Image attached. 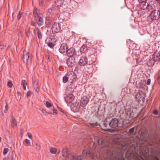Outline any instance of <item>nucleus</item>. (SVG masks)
I'll return each instance as SVG.
<instances>
[{"label": "nucleus", "mask_w": 160, "mask_h": 160, "mask_svg": "<svg viewBox=\"0 0 160 160\" xmlns=\"http://www.w3.org/2000/svg\"><path fill=\"white\" fill-rule=\"evenodd\" d=\"M120 117L123 121L128 124L130 122H132V120L137 117V115L134 113L133 110L129 108L126 110L125 113L121 115Z\"/></svg>", "instance_id": "obj_1"}, {"label": "nucleus", "mask_w": 160, "mask_h": 160, "mask_svg": "<svg viewBox=\"0 0 160 160\" xmlns=\"http://www.w3.org/2000/svg\"><path fill=\"white\" fill-rule=\"evenodd\" d=\"M77 77L75 73L72 71H69L64 76L62 80H75Z\"/></svg>", "instance_id": "obj_2"}, {"label": "nucleus", "mask_w": 160, "mask_h": 160, "mask_svg": "<svg viewBox=\"0 0 160 160\" xmlns=\"http://www.w3.org/2000/svg\"><path fill=\"white\" fill-rule=\"evenodd\" d=\"M22 59L24 62L26 63L27 64H30L32 61L31 54L28 52H27L24 51Z\"/></svg>", "instance_id": "obj_3"}, {"label": "nucleus", "mask_w": 160, "mask_h": 160, "mask_svg": "<svg viewBox=\"0 0 160 160\" xmlns=\"http://www.w3.org/2000/svg\"><path fill=\"white\" fill-rule=\"evenodd\" d=\"M82 154L83 156L87 158H89L90 159L92 160L94 159V153L91 150H84L83 151Z\"/></svg>", "instance_id": "obj_4"}, {"label": "nucleus", "mask_w": 160, "mask_h": 160, "mask_svg": "<svg viewBox=\"0 0 160 160\" xmlns=\"http://www.w3.org/2000/svg\"><path fill=\"white\" fill-rule=\"evenodd\" d=\"M108 123L111 128L116 129L118 127L119 120L118 119L114 118H112L109 123L108 122Z\"/></svg>", "instance_id": "obj_5"}, {"label": "nucleus", "mask_w": 160, "mask_h": 160, "mask_svg": "<svg viewBox=\"0 0 160 160\" xmlns=\"http://www.w3.org/2000/svg\"><path fill=\"white\" fill-rule=\"evenodd\" d=\"M151 17L153 20H158L160 18V12L159 10H155L151 11Z\"/></svg>", "instance_id": "obj_6"}, {"label": "nucleus", "mask_w": 160, "mask_h": 160, "mask_svg": "<svg viewBox=\"0 0 160 160\" xmlns=\"http://www.w3.org/2000/svg\"><path fill=\"white\" fill-rule=\"evenodd\" d=\"M88 58L85 56H82L79 62V64L81 66H84L88 63Z\"/></svg>", "instance_id": "obj_7"}, {"label": "nucleus", "mask_w": 160, "mask_h": 160, "mask_svg": "<svg viewBox=\"0 0 160 160\" xmlns=\"http://www.w3.org/2000/svg\"><path fill=\"white\" fill-rule=\"evenodd\" d=\"M75 63V58L73 57H69L67 60V64L69 67H72Z\"/></svg>", "instance_id": "obj_8"}, {"label": "nucleus", "mask_w": 160, "mask_h": 160, "mask_svg": "<svg viewBox=\"0 0 160 160\" xmlns=\"http://www.w3.org/2000/svg\"><path fill=\"white\" fill-rule=\"evenodd\" d=\"M64 99L67 103H70L74 99V96L72 94H70L64 97Z\"/></svg>", "instance_id": "obj_9"}, {"label": "nucleus", "mask_w": 160, "mask_h": 160, "mask_svg": "<svg viewBox=\"0 0 160 160\" xmlns=\"http://www.w3.org/2000/svg\"><path fill=\"white\" fill-rule=\"evenodd\" d=\"M148 137L147 133L145 131H142L140 136V139L145 141L148 140Z\"/></svg>", "instance_id": "obj_10"}, {"label": "nucleus", "mask_w": 160, "mask_h": 160, "mask_svg": "<svg viewBox=\"0 0 160 160\" xmlns=\"http://www.w3.org/2000/svg\"><path fill=\"white\" fill-rule=\"evenodd\" d=\"M103 139L102 137H97L94 139V143L96 145L101 146L102 144Z\"/></svg>", "instance_id": "obj_11"}, {"label": "nucleus", "mask_w": 160, "mask_h": 160, "mask_svg": "<svg viewBox=\"0 0 160 160\" xmlns=\"http://www.w3.org/2000/svg\"><path fill=\"white\" fill-rule=\"evenodd\" d=\"M80 108V105L78 102H76L75 103H73L72 105L71 106V109L74 112L78 111Z\"/></svg>", "instance_id": "obj_12"}, {"label": "nucleus", "mask_w": 160, "mask_h": 160, "mask_svg": "<svg viewBox=\"0 0 160 160\" xmlns=\"http://www.w3.org/2000/svg\"><path fill=\"white\" fill-rule=\"evenodd\" d=\"M88 98L86 97H83L82 98L80 101V105L82 107H85L88 102Z\"/></svg>", "instance_id": "obj_13"}, {"label": "nucleus", "mask_w": 160, "mask_h": 160, "mask_svg": "<svg viewBox=\"0 0 160 160\" xmlns=\"http://www.w3.org/2000/svg\"><path fill=\"white\" fill-rule=\"evenodd\" d=\"M75 51L74 48H71L67 51V54L70 57H72V56L75 54Z\"/></svg>", "instance_id": "obj_14"}, {"label": "nucleus", "mask_w": 160, "mask_h": 160, "mask_svg": "<svg viewBox=\"0 0 160 160\" xmlns=\"http://www.w3.org/2000/svg\"><path fill=\"white\" fill-rule=\"evenodd\" d=\"M152 59H153L154 62L159 61L160 59V52H155L152 55Z\"/></svg>", "instance_id": "obj_15"}, {"label": "nucleus", "mask_w": 160, "mask_h": 160, "mask_svg": "<svg viewBox=\"0 0 160 160\" xmlns=\"http://www.w3.org/2000/svg\"><path fill=\"white\" fill-rule=\"evenodd\" d=\"M68 48V45L66 43H62L59 48L60 52L62 53L65 52L67 51Z\"/></svg>", "instance_id": "obj_16"}, {"label": "nucleus", "mask_w": 160, "mask_h": 160, "mask_svg": "<svg viewBox=\"0 0 160 160\" xmlns=\"http://www.w3.org/2000/svg\"><path fill=\"white\" fill-rule=\"evenodd\" d=\"M62 156L65 158H67L69 153V152L67 148H63L62 151Z\"/></svg>", "instance_id": "obj_17"}, {"label": "nucleus", "mask_w": 160, "mask_h": 160, "mask_svg": "<svg viewBox=\"0 0 160 160\" xmlns=\"http://www.w3.org/2000/svg\"><path fill=\"white\" fill-rule=\"evenodd\" d=\"M52 28L53 30L55 32H58L60 30V27L59 25L57 23H55L52 25Z\"/></svg>", "instance_id": "obj_18"}, {"label": "nucleus", "mask_w": 160, "mask_h": 160, "mask_svg": "<svg viewBox=\"0 0 160 160\" xmlns=\"http://www.w3.org/2000/svg\"><path fill=\"white\" fill-rule=\"evenodd\" d=\"M9 47V46L7 45L5 43H3L1 42L0 43V49H5L7 50Z\"/></svg>", "instance_id": "obj_19"}, {"label": "nucleus", "mask_w": 160, "mask_h": 160, "mask_svg": "<svg viewBox=\"0 0 160 160\" xmlns=\"http://www.w3.org/2000/svg\"><path fill=\"white\" fill-rule=\"evenodd\" d=\"M52 21L51 17H47L46 18L45 23L47 25H50L52 24Z\"/></svg>", "instance_id": "obj_20"}, {"label": "nucleus", "mask_w": 160, "mask_h": 160, "mask_svg": "<svg viewBox=\"0 0 160 160\" xmlns=\"http://www.w3.org/2000/svg\"><path fill=\"white\" fill-rule=\"evenodd\" d=\"M82 159V156H73L70 158V160H81Z\"/></svg>", "instance_id": "obj_21"}, {"label": "nucleus", "mask_w": 160, "mask_h": 160, "mask_svg": "<svg viewBox=\"0 0 160 160\" xmlns=\"http://www.w3.org/2000/svg\"><path fill=\"white\" fill-rule=\"evenodd\" d=\"M145 81V82H144L145 81H137L136 83L138 82L140 88H143L145 85L146 81Z\"/></svg>", "instance_id": "obj_22"}, {"label": "nucleus", "mask_w": 160, "mask_h": 160, "mask_svg": "<svg viewBox=\"0 0 160 160\" xmlns=\"http://www.w3.org/2000/svg\"><path fill=\"white\" fill-rule=\"evenodd\" d=\"M148 3L145 2H143L140 4V7L141 9L145 10L148 7Z\"/></svg>", "instance_id": "obj_23"}, {"label": "nucleus", "mask_w": 160, "mask_h": 160, "mask_svg": "<svg viewBox=\"0 0 160 160\" xmlns=\"http://www.w3.org/2000/svg\"><path fill=\"white\" fill-rule=\"evenodd\" d=\"M12 126L14 128L16 127L17 126V123L15 118L12 116V121H11Z\"/></svg>", "instance_id": "obj_24"}, {"label": "nucleus", "mask_w": 160, "mask_h": 160, "mask_svg": "<svg viewBox=\"0 0 160 160\" xmlns=\"http://www.w3.org/2000/svg\"><path fill=\"white\" fill-rule=\"evenodd\" d=\"M39 20L37 22V24L39 26H41L43 23L44 20L43 18L40 16L38 17Z\"/></svg>", "instance_id": "obj_25"}, {"label": "nucleus", "mask_w": 160, "mask_h": 160, "mask_svg": "<svg viewBox=\"0 0 160 160\" xmlns=\"http://www.w3.org/2000/svg\"><path fill=\"white\" fill-rule=\"evenodd\" d=\"M149 151L148 148L146 149L143 151V153L145 157H147L149 156Z\"/></svg>", "instance_id": "obj_26"}, {"label": "nucleus", "mask_w": 160, "mask_h": 160, "mask_svg": "<svg viewBox=\"0 0 160 160\" xmlns=\"http://www.w3.org/2000/svg\"><path fill=\"white\" fill-rule=\"evenodd\" d=\"M89 124L90 126L92 128H99L100 127V125L97 122L89 123Z\"/></svg>", "instance_id": "obj_27"}, {"label": "nucleus", "mask_w": 160, "mask_h": 160, "mask_svg": "<svg viewBox=\"0 0 160 160\" xmlns=\"http://www.w3.org/2000/svg\"><path fill=\"white\" fill-rule=\"evenodd\" d=\"M148 7L147 9L148 10V11H153L155 10L154 9V5L153 4H148Z\"/></svg>", "instance_id": "obj_28"}, {"label": "nucleus", "mask_w": 160, "mask_h": 160, "mask_svg": "<svg viewBox=\"0 0 160 160\" xmlns=\"http://www.w3.org/2000/svg\"><path fill=\"white\" fill-rule=\"evenodd\" d=\"M23 144L26 146H30V141L28 139H25L23 141Z\"/></svg>", "instance_id": "obj_29"}, {"label": "nucleus", "mask_w": 160, "mask_h": 160, "mask_svg": "<svg viewBox=\"0 0 160 160\" xmlns=\"http://www.w3.org/2000/svg\"><path fill=\"white\" fill-rule=\"evenodd\" d=\"M135 131V128L134 127H132V128H130L129 129L128 132V133L131 134H133L134 135L135 134V133L136 132V131Z\"/></svg>", "instance_id": "obj_30"}, {"label": "nucleus", "mask_w": 160, "mask_h": 160, "mask_svg": "<svg viewBox=\"0 0 160 160\" xmlns=\"http://www.w3.org/2000/svg\"><path fill=\"white\" fill-rule=\"evenodd\" d=\"M37 34L38 38L39 39H41L42 38V35L41 33V32L40 29L37 28Z\"/></svg>", "instance_id": "obj_31"}, {"label": "nucleus", "mask_w": 160, "mask_h": 160, "mask_svg": "<svg viewBox=\"0 0 160 160\" xmlns=\"http://www.w3.org/2000/svg\"><path fill=\"white\" fill-rule=\"evenodd\" d=\"M87 47L86 45H83L80 49V51L82 53H84L87 50Z\"/></svg>", "instance_id": "obj_32"}, {"label": "nucleus", "mask_w": 160, "mask_h": 160, "mask_svg": "<svg viewBox=\"0 0 160 160\" xmlns=\"http://www.w3.org/2000/svg\"><path fill=\"white\" fill-rule=\"evenodd\" d=\"M28 81H22V85H23V89L25 90L26 89V85L27 84Z\"/></svg>", "instance_id": "obj_33"}, {"label": "nucleus", "mask_w": 160, "mask_h": 160, "mask_svg": "<svg viewBox=\"0 0 160 160\" xmlns=\"http://www.w3.org/2000/svg\"><path fill=\"white\" fill-rule=\"evenodd\" d=\"M52 12V9H49L47 14V17H51Z\"/></svg>", "instance_id": "obj_34"}, {"label": "nucleus", "mask_w": 160, "mask_h": 160, "mask_svg": "<svg viewBox=\"0 0 160 160\" xmlns=\"http://www.w3.org/2000/svg\"><path fill=\"white\" fill-rule=\"evenodd\" d=\"M33 147L38 150H40V145L39 143H36L35 144L33 145Z\"/></svg>", "instance_id": "obj_35"}, {"label": "nucleus", "mask_w": 160, "mask_h": 160, "mask_svg": "<svg viewBox=\"0 0 160 160\" xmlns=\"http://www.w3.org/2000/svg\"><path fill=\"white\" fill-rule=\"evenodd\" d=\"M57 151V149L54 148H52L50 150V152L52 154H54Z\"/></svg>", "instance_id": "obj_36"}, {"label": "nucleus", "mask_w": 160, "mask_h": 160, "mask_svg": "<svg viewBox=\"0 0 160 160\" xmlns=\"http://www.w3.org/2000/svg\"><path fill=\"white\" fill-rule=\"evenodd\" d=\"M25 34L28 37H29L30 34V31L29 29L28 28H26L25 29Z\"/></svg>", "instance_id": "obj_37"}, {"label": "nucleus", "mask_w": 160, "mask_h": 160, "mask_svg": "<svg viewBox=\"0 0 160 160\" xmlns=\"http://www.w3.org/2000/svg\"><path fill=\"white\" fill-rule=\"evenodd\" d=\"M58 109L62 113V115H65V116L67 117V115L66 112H65V111L62 109L60 107H58Z\"/></svg>", "instance_id": "obj_38"}, {"label": "nucleus", "mask_w": 160, "mask_h": 160, "mask_svg": "<svg viewBox=\"0 0 160 160\" xmlns=\"http://www.w3.org/2000/svg\"><path fill=\"white\" fill-rule=\"evenodd\" d=\"M46 107L48 108H49L50 107H51L52 106V105L51 103L50 102H49L48 101H46Z\"/></svg>", "instance_id": "obj_39"}, {"label": "nucleus", "mask_w": 160, "mask_h": 160, "mask_svg": "<svg viewBox=\"0 0 160 160\" xmlns=\"http://www.w3.org/2000/svg\"><path fill=\"white\" fill-rule=\"evenodd\" d=\"M136 98L138 100H140L141 98V94L139 92H138L136 95Z\"/></svg>", "instance_id": "obj_40"}, {"label": "nucleus", "mask_w": 160, "mask_h": 160, "mask_svg": "<svg viewBox=\"0 0 160 160\" xmlns=\"http://www.w3.org/2000/svg\"><path fill=\"white\" fill-rule=\"evenodd\" d=\"M13 85V84L11 81H8L7 83V86L10 88H12Z\"/></svg>", "instance_id": "obj_41"}, {"label": "nucleus", "mask_w": 160, "mask_h": 160, "mask_svg": "<svg viewBox=\"0 0 160 160\" xmlns=\"http://www.w3.org/2000/svg\"><path fill=\"white\" fill-rule=\"evenodd\" d=\"M152 160H160V159L158 156L153 155L152 157Z\"/></svg>", "instance_id": "obj_42"}, {"label": "nucleus", "mask_w": 160, "mask_h": 160, "mask_svg": "<svg viewBox=\"0 0 160 160\" xmlns=\"http://www.w3.org/2000/svg\"><path fill=\"white\" fill-rule=\"evenodd\" d=\"M48 46L51 48H52L54 47V44L52 42H49L48 43Z\"/></svg>", "instance_id": "obj_43"}, {"label": "nucleus", "mask_w": 160, "mask_h": 160, "mask_svg": "<svg viewBox=\"0 0 160 160\" xmlns=\"http://www.w3.org/2000/svg\"><path fill=\"white\" fill-rule=\"evenodd\" d=\"M8 151L9 149L8 148H4L3 152V155L6 154L8 152Z\"/></svg>", "instance_id": "obj_44"}, {"label": "nucleus", "mask_w": 160, "mask_h": 160, "mask_svg": "<svg viewBox=\"0 0 160 160\" xmlns=\"http://www.w3.org/2000/svg\"><path fill=\"white\" fill-rule=\"evenodd\" d=\"M152 113L155 115H157L159 114V112L158 110L156 109H154L153 110Z\"/></svg>", "instance_id": "obj_45"}, {"label": "nucleus", "mask_w": 160, "mask_h": 160, "mask_svg": "<svg viewBox=\"0 0 160 160\" xmlns=\"http://www.w3.org/2000/svg\"><path fill=\"white\" fill-rule=\"evenodd\" d=\"M32 93V92H31L30 91H28L27 92V97L29 98V97H30Z\"/></svg>", "instance_id": "obj_46"}, {"label": "nucleus", "mask_w": 160, "mask_h": 160, "mask_svg": "<svg viewBox=\"0 0 160 160\" xmlns=\"http://www.w3.org/2000/svg\"><path fill=\"white\" fill-rule=\"evenodd\" d=\"M22 14V12H19L18 14L17 15V18L19 20L20 19Z\"/></svg>", "instance_id": "obj_47"}, {"label": "nucleus", "mask_w": 160, "mask_h": 160, "mask_svg": "<svg viewBox=\"0 0 160 160\" xmlns=\"http://www.w3.org/2000/svg\"><path fill=\"white\" fill-rule=\"evenodd\" d=\"M8 109V106L7 104H6L5 106V109L4 110V112L5 113H6L7 112V111Z\"/></svg>", "instance_id": "obj_48"}, {"label": "nucleus", "mask_w": 160, "mask_h": 160, "mask_svg": "<svg viewBox=\"0 0 160 160\" xmlns=\"http://www.w3.org/2000/svg\"><path fill=\"white\" fill-rule=\"evenodd\" d=\"M53 114H54V115H55V114H57V112H56V110L55 109H54V107L53 106Z\"/></svg>", "instance_id": "obj_49"}, {"label": "nucleus", "mask_w": 160, "mask_h": 160, "mask_svg": "<svg viewBox=\"0 0 160 160\" xmlns=\"http://www.w3.org/2000/svg\"><path fill=\"white\" fill-rule=\"evenodd\" d=\"M27 134L28 135V137L30 139H31L32 138V134L30 133H29V132Z\"/></svg>", "instance_id": "obj_50"}, {"label": "nucleus", "mask_w": 160, "mask_h": 160, "mask_svg": "<svg viewBox=\"0 0 160 160\" xmlns=\"http://www.w3.org/2000/svg\"><path fill=\"white\" fill-rule=\"evenodd\" d=\"M36 83H37V84L36 85V86H35L36 87V88H37L38 89L39 88V85L38 83V82H37Z\"/></svg>", "instance_id": "obj_51"}, {"label": "nucleus", "mask_w": 160, "mask_h": 160, "mask_svg": "<svg viewBox=\"0 0 160 160\" xmlns=\"http://www.w3.org/2000/svg\"><path fill=\"white\" fill-rule=\"evenodd\" d=\"M31 24L32 26H34L35 25V22L32 21H31Z\"/></svg>", "instance_id": "obj_52"}, {"label": "nucleus", "mask_w": 160, "mask_h": 160, "mask_svg": "<svg viewBox=\"0 0 160 160\" xmlns=\"http://www.w3.org/2000/svg\"><path fill=\"white\" fill-rule=\"evenodd\" d=\"M13 157L12 156H10V157H9L8 158V160H13Z\"/></svg>", "instance_id": "obj_53"}, {"label": "nucleus", "mask_w": 160, "mask_h": 160, "mask_svg": "<svg viewBox=\"0 0 160 160\" xmlns=\"http://www.w3.org/2000/svg\"><path fill=\"white\" fill-rule=\"evenodd\" d=\"M147 82L146 83V84L147 85H149L151 83V81H147Z\"/></svg>", "instance_id": "obj_54"}, {"label": "nucleus", "mask_w": 160, "mask_h": 160, "mask_svg": "<svg viewBox=\"0 0 160 160\" xmlns=\"http://www.w3.org/2000/svg\"><path fill=\"white\" fill-rule=\"evenodd\" d=\"M97 114L99 115H101V114L99 112V108H98V111L97 112Z\"/></svg>", "instance_id": "obj_55"}, {"label": "nucleus", "mask_w": 160, "mask_h": 160, "mask_svg": "<svg viewBox=\"0 0 160 160\" xmlns=\"http://www.w3.org/2000/svg\"><path fill=\"white\" fill-rule=\"evenodd\" d=\"M157 118H160V111L159 112V114L158 116L157 117Z\"/></svg>", "instance_id": "obj_56"}, {"label": "nucleus", "mask_w": 160, "mask_h": 160, "mask_svg": "<svg viewBox=\"0 0 160 160\" xmlns=\"http://www.w3.org/2000/svg\"><path fill=\"white\" fill-rule=\"evenodd\" d=\"M107 125V124L106 123H104V125L105 127L106 128H105V129H107V127L106 126V125Z\"/></svg>", "instance_id": "obj_57"}, {"label": "nucleus", "mask_w": 160, "mask_h": 160, "mask_svg": "<svg viewBox=\"0 0 160 160\" xmlns=\"http://www.w3.org/2000/svg\"><path fill=\"white\" fill-rule=\"evenodd\" d=\"M42 112H43V113H47V112L45 110H43L42 111Z\"/></svg>", "instance_id": "obj_58"}, {"label": "nucleus", "mask_w": 160, "mask_h": 160, "mask_svg": "<svg viewBox=\"0 0 160 160\" xmlns=\"http://www.w3.org/2000/svg\"><path fill=\"white\" fill-rule=\"evenodd\" d=\"M68 81L69 82V81H63V83H65Z\"/></svg>", "instance_id": "obj_59"}, {"label": "nucleus", "mask_w": 160, "mask_h": 160, "mask_svg": "<svg viewBox=\"0 0 160 160\" xmlns=\"http://www.w3.org/2000/svg\"><path fill=\"white\" fill-rule=\"evenodd\" d=\"M46 57L47 58H48V59H49V56L47 55L46 56Z\"/></svg>", "instance_id": "obj_60"}, {"label": "nucleus", "mask_w": 160, "mask_h": 160, "mask_svg": "<svg viewBox=\"0 0 160 160\" xmlns=\"http://www.w3.org/2000/svg\"><path fill=\"white\" fill-rule=\"evenodd\" d=\"M36 91L37 92H38L39 91V89H38V88H37V89H36Z\"/></svg>", "instance_id": "obj_61"}, {"label": "nucleus", "mask_w": 160, "mask_h": 160, "mask_svg": "<svg viewBox=\"0 0 160 160\" xmlns=\"http://www.w3.org/2000/svg\"><path fill=\"white\" fill-rule=\"evenodd\" d=\"M118 160H123V158H122H122L120 159H118Z\"/></svg>", "instance_id": "obj_62"}, {"label": "nucleus", "mask_w": 160, "mask_h": 160, "mask_svg": "<svg viewBox=\"0 0 160 160\" xmlns=\"http://www.w3.org/2000/svg\"><path fill=\"white\" fill-rule=\"evenodd\" d=\"M158 80H160V76L158 77Z\"/></svg>", "instance_id": "obj_63"}, {"label": "nucleus", "mask_w": 160, "mask_h": 160, "mask_svg": "<svg viewBox=\"0 0 160 160\" xmlns=\"http://www.w3.org/2000/svg\"><path fill=\"white\" fill-rule=\"evenodd\" d=\"M158 84H160V81H158Z\"/></svg>", "instance_id": "obj_64"}]
</instances>
